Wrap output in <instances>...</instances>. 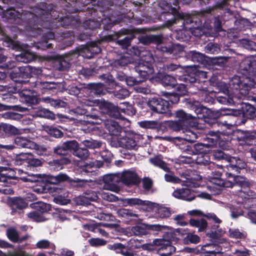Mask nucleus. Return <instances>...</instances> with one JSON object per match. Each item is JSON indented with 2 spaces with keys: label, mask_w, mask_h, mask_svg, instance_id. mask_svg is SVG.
Listing matches in <instances>:
<instances>
[{
  "label": "nucleus",
  "mask_w": 256,
  "mask_h": 256,
  "mask_svg": "<svg viewBox=\"0 0 256 256\" xmlns=\"http://www.w3.org/2000/svg\"><path fill=\"white\" fill-rule=\"evenodd\" d=\"M72 150H74V154L82 160H85L89 156L88 150L86 148H79L78 142L76 148H72Z\"/></svg>",
  "instance_id": "obj_40"
},
{
  "label": "nucleus",
  "mask_w": 256,
  "mask_h": 256,
  "mask_svg": "<svg viewBox=\"0 0 256 256\" xmlns=\"http://www.w3.org/2000/svg\"><path fill=\"white\" fill-rule=\"evenodd\" d=\"M190 38V32L186 30V28L184 29L182 28L177 30V39L186 41L188 40Z\"/></svg>",
  "instance_id": "obj_56"
},
{
  "label": "nucleus",
  "mask_w": 256,
  "mask_h": 256,
  "mask_svg": "<svg viewBox=\"0 0 256 256\" xmlns=\"http://www.w3.org/2000/svg\"><path fill=\"white\" fill-rule=\"evenodd\" d=\"M68 178V176L66 174H60L56 176H49L48 178V182L50 184H56L60 182L67 181Z\"/></svg>",
  "instance_id": "obj_36"
},
{
  "label": "nucleus",
  "mask_w": 256,
  "mask_h": 256,
  "mask_svg": "<svg viewBox=\"0 0 256 256\" xmlns=\"http://www.w3.org/2000/svg\"><path fill=\"white\" fill-rule=\"evenodd\" d=\"M77 142L76 140L67 141L62 144L54 148V154L58 155H66L69 150L76 148Z\"/></svg>",
  "instance_id": "obj_16"
},
{
  "label": "nucleus",
  "mask_w": 256,
  "mask_h": 256,
  "mask_svg": "<svg viewBox=\"0 0 256 256\" xmlns=\"http://www.w3.org/2000/svg\"><path fill=\"white\" fill-rule=\"evenodd\" d=\"M100 52V48L97 42H91L82 48L80 54L87 58H91L94 54Z\"/></svg>",
  "instance_id": "obj_15"
},
{
  "label": "nucleus",
  "mask_w": 256,
  "mask_h": 256,
  "mask_svg": "<svg viewBox=\"0 0 256 256\" xmlns=\"http://www.w3.org/2000/svg\"><path fill=\"white\" fill-rule=\"evenodd\" d=\"M104 189L118 192L120 190L118 184L120 182L119 174H110L106 175L104 178Z\"/></svg>",
  "instance_id": "obj_12"
},
{
  "label": "nucleus",
  "mask_w": 256,
  "mask_h": 256,
  "mask_svg": "<svg viewBox=\"0 0 256 256\" xmlns=\"http://www.w3.org/2000/svg\"><path fill=\"white\" fill-rule=\"evenodd\" d=\"M150 160L152 164L160 167L165 171H167L168 170L166 164L158 156L150 158Z\"/></svg>",
  "instance_id": "obj_52"
},
{
  "label": "nucleus",
  "mask_w": 256,
  "mask_h": 256,
  "mask_svg": "<svg viewBox=\"0 0 256 256\" xmlns=\"http://www.w3.org/2000/svg\"><path fill=\"white\" fill-rule=\"evenodd\" d=\"M184 180L180 179L182 182H192L193 180H200L202 179V176L196 170H188V174H185Z\"/></svg>",
  "instance_id": "obj_37"
},
{
  "label": "nucleus",
  "mask_w": 256,
  "mask_h": 256,
  "mask_svg": "<svg viewBox=\"0 0 256 256\" xmlns=\"http://www.w3.org/2000/svg\"><path fill=\"white\" fill-rule=\"evenodd\" d=\"M70 162V160L66 158H62L60 160H54L48 162L50 168L54 170H59L63 168L64 165Z\"/></svg>",
  "instance_id": "obj_22"
},
{
  "label": "nucleus",
  "mask_w": 256,
  "mask_h": 256,
  "mask_svg": "<svg viewBox=\"0 0 256 256\" xmlns=\"http://www.w3.org/2000/svg\"><path fill=\"white\" fill-rule=\"evenodd\" d=\"M108 224H84V227L85 230L93 232L94 233H98L102 236L107 237L108 236V233L106 232L103 228L102 226H106Z\"/></svg>",
  "instance_id": "obj_21"
},
{
  "label": "nucleus",
  "mask_w": 256,
  "mask_h": 256,
  "mask_svg": "<svg viewBox=\"0 0 256 256\" xmlns=\"http://www.w3.org/2000/svg\"><path fill=\"white\" fill-rule=\"evenodd\" d=\"M222 248L215 244H208L202 248L200 256H216V254L221 253Z\"/></svg>",
  "instance_id": "obj_19"
},
{
  "label": "nucleus",
  "mask_w": 256,
  "mask_h": 256,
  "mask_svg": "<svg viewBox=\"0 0 256 256\" xmlns=\"http://www.w3.org/2000/svg\"><path fill=\"white\" fill-rule=\"evenodd\" d=\"M12 208H18L20 210L26 207V203L24 200L20 198H16L12 200Z\"/></svg>",
  "instance_id": "obj_58"
},
{
  "label": "nucleus",
  "mask_w": 256,
  "mask_h": 256,
  "mask_svg": "<svg viewBox=\"0 0 256 256\" xmlns=\"http://www.w3.org/2000/svg\"><path fill=\"white\" fill-rule=\"evenodd\" d=\"M214 156L218 160H224L228 162L226 170L228 177L234 178L236 182L242 187L248 186L244 178L238 176L241 170L246 167V164L243 160L238 157L231 156L220 150L216 152Z\"/></svg>",
  "instance_id": "obj_2"
},
{
  "label": "nucleus",
  "mask_w": 256,
  "mask_h": 256,
  "mask_svg": "<svg viewBox=\"0 0 256 256\" xmlns=\"http://www.w3.org/2000/svg\"><path fill=\"white\" fill-rule=\"evenodd\" d=\"M134 36H128L122 40L117 41V43L123 48H127L130 44L131 41L134 39Z\"/></svg>",
  "instance_id": "obj_62"
},
{
  "label": "nucleus",
  "mask_w": 256,
  "mask_h": 256,
  "mask_svg": "<svg viewBox=\"0 0 256 256\" xmlns=\"http://www.w3.org/2000/svg\"><path fill=\"white\" fill-rule=\"evenodd\" d=\"M17 176L14 172L6 166L0 167V182L4 184V188H0V192L6 194H10L14 193L13 190L8 185L14 184L16 182L12 180H16Z\"/></svg>",
  "instance_id": "obj_5"
},
{
  "label": "nucleus",
  "mask_w": 256,
  "mask_h": 256,
  "mask_svg": "<svg viewBox=\"0 0 256 256\" xmlns=\"http://www.w3.org/2000/svg\"><path fill=\"white\" fill-rule=\"evenodd\" d=\"M140 42L144 44H148L152 42L156 43L158 44L157 48L163 52L171 54L173 52V48H168L161 44L162 39L160 36H142L140 39Z\"/></svg>",
  "instance_id": "obj_13"
},
{
  "label": "nucleus",
  "mask_w": 256,
  "mask_h": 256,
  "mask_svg": "<svg viewBox=\"0 0 256 256\" xmlns=\"http://www.w3.org/2000/svg\"><path fill=\"white\" fill-rule=\"evenodd\" d=\"M88 242L91 246H98L106 244V241L100 238H92L88 240Z\"/></svg>",
  "instance_id": "obj_63"
},
{
  "label": "nucleus",
  "mask_w": 256,
  "mask_h": 256,
  "mask_svg": "<svg viewBox=\"0 0 256 256\" xmlns=\"http://www.w3.org/2000/svg\"><path fill=\"white\" fill-rule=\"evenodd\" d=\"M196 196L192 194L190 190L188 188H182L177 190V198H182L188 201H192Z\"/></svg>",
  "instance_id": "obj_29"
},
{
  "label": "nucleus",
  "mask_w": 256,
  "mask_h": 256,
  "mask_svg": "<svg viewBox=\"0 0 256 256\" xmlns=\"http://www.w3.org/2000/svg\"><path fill=\"white\" fill-rule=\"evenodd\" d=\"M41 100L55 108L64 107L66 106V103L64 101L53 99L49 96L42 98Z\"/></svg>",
  "instance_id": "obj_39"
},
{
  "label": "nucleus",
  "mask_w": 256,
  "mask_h": 256,
  "mask_svg": "<svg viewBox=\"0 0 256 256\" xmlns=\"http://www.w3.org/2000/svg\"><path fill=\"white\" fill-rule=\"evenodd\" d=\"M192 60L194 62L203 64L206 60V56L204 54L196 52V51H192L190 52Z\"/></svg>",
  "instance_id": "obj_50"
},
{
  "label": "nucleus",
  "mask_w": 256,
  "mask_h": 256,
  "mask_svg": "<svg viewBox=\"0 0 256 256\" xmlns=\"http://www.w3.org/2000/svg\"><path fill=\"white\" fill-rule=\"evenodd\" d=\"M14 143L18 148L34 150L38 155H42L46 151V148L37 144L26 137H16L14 140Z\"/></svg>",
  "instance_id": "obj_7"
},
{
  "label": "nucleus",
  "mask_w": 256,
  "mask_h": 256,
  "mask_svg": "<svg viewBox=\"0 0 256 256\" xmlns=\"http://www.w3.org/2000/svg\"><path fill=\"white\" fill-rule=\"evenodd\" d=\"M199 94H201L200 100L206 102H210L212 98L209 96L208 92L206 88H200L199 90Z\"/></svg>",
  "instance_id": "obj_64"
},
{
  "label": "nucleus",
  "mask_w": 256,
  "mask_h": 256,
  "mask_svg": "<svg viewBox=\"0 0 256 256\" xmlns=\"http://www.w3.org/2000/svg\"><path fill=\"white\" fill-rule=\"evenodd\" d=\"M242 114L249 118H256V108L249 104H244L242 107Z\"/></svg>",
  "instance_id": "obj_30"
},
{
  "label": "nucleus",
  "mask_w": 256,
  "mask_h": 256,
  "mask_svg": "<svg viewBox=\"0 0 256 256\" xmlns=\"http://www.w3.org/2000/svg\"><path fill=\"white\" fill-rule=\"evenodd\" d=\"M148 105L152 110L158 113L164 114L170 110V102L160 98H152Z\"/></svg>",
  "instance_id": "obj_8"
},
{
  "label": "nucleus",
  "mask_w": 256,
  "mask_h": 256,
  "mask_svg": "<svg viewBox=\"0 0 256 256\" xmlns=\"http://www.w3.org/2000/svg\"><path fill=\"white\" fill-rule=\"evenodd\" d=\"M23 14L14 8H10L4 10L0 6V16L4 20L10 23L20 24Z\"/></svg>",
  "instance_id": "obj_10"
},
{
  "label": "nucleus",
  "mask_w": 256,
  "mask_h": 256,
  "mask_svg": "<svg viewBox=\"0 0 256 256\" xmlns=\"http://www.w3.org/2000/svg\"><path fill=\"white\" fill-rule=\"evenodd\" d=\"M118 214L120 216L126 218H138V214L134 212L132 210L126 208L120 209L118 210Z\"/></svg>",
  "instance_id": "obj_44"
},
{
  "label": "nucleus",
  "mask_w": 256,
  "mask_h": 256,
  "mask_svg": "<svg viewBox=\"0 0 256 256\" xmlns=\"http://www.w3.org/2000/svg\"><path fill=\"white\" fill-rule=\"evenodd\" d=\"M2 128L4 132L10 136L21 134L26 130L24 129H18L14 126L8 124H3Z\"/></svg>",
  "instance_id": "obj_27"
},
{
  "label": "nucleus",
  "mask_w": 256,
  "mask_h": 256,
  "mask_svg": "<svg viewBox=\"0 0 256 256\" xmlns=\"http://www.w3.org/2000/svg\"><path fill=\"white\" fill-rule=\"evenodd\" d=\"M194 117L188 114L182 110L177 111V132H186V137L180 138L177 137V146L178 147L180 152H185L190 154L192 152V146L189 144L188 142H194L198 136L193 132L187 130L188 126H196L198 122H194Z\"/></svg>",
  "instance_id": "obj_1"
},
{
  "label": "nucleus",
  "mask_w": 256,
  "mask_h": 256,
  "mask_svg": "<svg viewBox=\"0 0 256 256\" xmlns=\"http://www.w3.org/2000/svg\"><path fill=\"white\" fill-rule=\"evenodd\" d=\"M6 235L8 238L13 242H17L18 241V234L16 230L11 228L7 230Z\"/></svg>",
  "instance_id": "obj_57"
},
{
  "label": "nucleus",
  "mask_w": 256,
  "mask_h": 256,
  "mask_svg": "<svg viewBox=\"0 0 256 256\" xmlns=\"http://www.w3.org/2000/svg\"><path fill=\"white\" fill-rule=\"evenodd\" d=\"M118 174L120 182L126 186L136 185L140 182L137 174L134 171L128 170Z\"/></svg>",
  "instance_id": "obj_14"
},
{
  "label": "nucleus",
  "mask_w": 256,
  "mask_h": 256,
  "mask_svg": "<svg viewBox=\"0 0 256 256\" xmlns=\"http://www.w3.org/2000/svg\"><path fill=\"white\" fill-rule=\"evenodd\" d=\"M136 71L139 74L143 81L146 77L153 73L154 70L148 62H140L135 68Z\"/></svg>",
  "instance_id": "obj_18"
},
{
  "label": "nucleus",
  "mask_w": 256,
  "mask_h": 256,
  "mask_svg": "<svg viewBox=\"0 0 256 256\" xmlns=\"http://www.w3.org/2000/svg\"><path fill=\"white\" fill-rule=\"evenodd\" d=\"M204 50L207 54H215L220 52V48L218 44L210 42L206 46Z\"/></svg>",
  "instance_id": "obj_42"
},
{
  "label": "nucleus",
  "mask_w": 256,
  "mask_h": 256,
  "mask_svg": "<svg viewBox=\"0 0 256 256\" xmlns=\"http://www.w3.org/2000/svg\"><path fill=\"white\" fill-rule=\"evenodd\" d=\"M104 124L106 128L111 135L118 136L122 130V128L118 122L112 120H106Z\"/></svg>",
  "instance_id": "obj_20"
},
{
  "label": "nucleus",
  "mask_w": 256,
  "mask_h": 256,
  "mask_svg": "<svg viewBox=\"0 0 256 256\" xmlns=\"http://www.w3.org/2000/svg\"><path fill=\"white\" fill-rule=\"evenodd\" d=\"M15 92L18 93L19 96L20 97V100L22 102L24 99H26V98L29 96L34 92L30 90L24 88L20 90V89H18V88H16L15 90Z\"/></svg>",
  "instance_id": "obj_61"
},
{
  "label": "nucleus",
  "mask_w": 256,
  "mask_h": 256,
  "mask_svg": "<svg viewBox=\"0 0 256 256\" xmlns=\"http://www.w3.org/2000/svg\"><path fill=\"white\" fill-rule=\"evenodd\" d=\"M98 198L96 193L94 191L89 190L84 192L78 198L80 204H87L90 201H96Z\"/></svg>",
  "instance_id": "obj_25"
},
{
  "label": "nucleus",
  "mask_w": 256,
  "mask_h": 256,
  "mask_svg": "<svg viewBox=\"0 0 256 256\" xmlns=\"http://www.w3.org/2000/svg\"><path fill=\"white\" fill-rule=\"evenodd\" d=\"M239 71L247 78L256 76V59L253 56L243 59L239 64Z\"/></svg>",
  "instance_id": "obj_6"
},
{
  "label": "nucleus",
  "mask_w": 256,
  "mask_h": 256,
  "mask_svg": "<svg viewBox=\"0 0 256 256\" xmlns=\"http://www.w3.org/2000/svg\"><path fill=\"white\" fill-rule=\"evenodd\" d=\"M119 144L121 147L128 150H136L138 146L136 142L132 138L124 137L119 140Z\"/></svg>",
  "instance_id": "obj_23"
},
{
  "label": "nucleus",
  "mask_w": 256,
  "mask_h": 256,
  "mask_svg": "<svg viewBox=\"0 0 256 256\" xmlns=\"http://www.w3.org/2000/svg\"><path fill=\"white\" fill-rule=\"evenodd\" d=\"M236 111L234 110V109L230 108H220L219 110H214L211 112L209 116L213 119H217L220 118L222 116H226V115H236L235 112Z\"/></svg>",
  "instance_id": "obj_24"
},
{
  "label": "nucleus",
  "mask_w": 256,
  "mask_h": 256,
  "mask_svg": "<svg viewBox=\"0 0 256 256\" xmlns=\"http://www.w3.org/2000/svg\"><path fill=\"white\" fill-rule=\"evenodd\" d=\"M224 96H216V100L222 104L232 105L234 104V101L233 98L230 94H224Z\"/></svg>",
  "instance_id": "obj_51"
},
{
  "label": "nucleus",
  "mask_w": 256,
  "mask_h": 256,
  "mask_svg": "<svg viewBox=\"0 0 256 256\" xmlns=\"http://www.w3.org/2000/svg\"><path fill=\"white\" fill-rule=\"evenodd\" d=\"M32 208H35L37 210H34L28 214V218L32 220L40 222L44 220L42 214L46 212L49 208V205L44 202H37L32 204L30 205Z\"/></svg>",
  "instance_id": "obj_11"
},
{
  "label": "nucleus",
  "mask_w": 256,
  "mask_h": 256,
  "mask_svg": "<svg viewBox=\"0 0 256 256\" xmlns=\"http://www.w3.org/2000/svg\"><path fill=\"white\" fill-rule=\"evenodd\" d=\"M34 58V54L28 52H23L16 56V61L24 63L30 62L33 60Z\"/></svg>",
  "instance_id": "obj_35"
},
{
  "label": "nucleus",
  "mask_w": 256,
  "mask_h": 256,
  "mask_svg": "<svg viewBox=\"0 0 256 256\" xmlns=\"http://www.w3.org/2000/svg\"><path fill=\"white\" fill-rule=\"evenodd\" d=\"M99 107L103 113L113 116H118L120 112L130 116L135 114L136 112V110L126 102L120 103L118 106H116L112 103L104 101L101 102Z\"/></svg>",
  "instance_id": "obj_3"
},
{
  "label": "nucleus",
  "mask_w": 256,
  "mask_h": 256,
  "mask_svg": "<svg viewBox=\"0 0 256 256\" xmlns=\"http://www.w3.org/2000/svg\"><path fill=\"white\" fill-rule=\"evenodd\" d=\"M190 224L191 226L196 228L199 232H204L208 226V222L204 218L194 219L191 218L190 220Z\"/></svg>",
  "instance_id": "obj_28"
},
{
  "label": "nucleus",
  "mask_w": 256,
  "mask_h": 256,
  "mask_svg": "<svg viewBox=\"0 0 256 256\" xmlns=\"http://www.w3.org/2000/svg\"><path fill=\"white\" fill-rule=\"evenodd\" d=\"M237 140L238 142H242L245 143H249L254 138V136L248 132L242 130L237 132Z\"/></svg>",
  "instance_id": "obj_33"
},
{
  "label": "nucleus",
  "mask_w": 256,
  "mask_h": 256,
  "mask_svg": "<svg viewBox=\"0 0 256 256\" xmlns=\"http://www.w3.org/2000/svg\"><path fill=\"white\" fill-rule=\"evenodd\" d=\"M42 73V70L39 68H36L30 66L24 67H20L18 72L12 71L10 74V77L17 84H26L28 80H20V78H28L32 74L38 75Z\"/></svg>",
  "instance_id": "obj_4"
},
{
  "label": "nucleus",
  "mask_w": 256,
  "mask_h": 256,
  "mask_svg": "<svg viewBox=\"0 0 256 256\" xmlns=\"http://www.w3.org/2000/svg\"><path fill=\"white\" fill-rule=\"evenodd\" d=\"M54 38V34L52 32H48L45 34L44 41L40 44L42 49H46L50 48L52 44H48V40H52Z\"/></svg>",
  "instance_id": "obj_60"
},
{
  "label": "nucleus",
  "mask_w": 256,
  "mask_h": 256,
  "mask_svg": "<svg viewBox=\"0 0 256 256\" xmlns=\"http://www.w3.org/2000/svg\"><path fill=\"white\" fill-rule=\"evenodd\" d=\"M154 244L156 246H160L158 248L160 252L163 250H166V252L163 253H160L161 255L164 256H170L173 252L175 251V248L170 245V242L164 239H156L154 240Z\"/></svg>",
  "instance_id": "obj_17"
},
{
  "label": "nucleus",
  "mask_w": 256,
  "mask_h": 256,
  "mask_svg": "<svg viewBox=\"0 0 256 256\" xmlns=\"http://www.w3.org/2000/svg\"><path fill=\"white\" fill-rule=\"evenodd\" d=\"M162 84L165 86L174 88L176 85L175 78L169 74L164 76L162 78Z\"/></svg>",
  "instance_id": "obj_53"
},
{
  "label": "nucleus",
  "mask_w": 256,
  "mask_h": 256,
  "mask_svg": "<svg viewBox=\"0 0 256 256\" xmlns=\"http://www.w3.org/2000/svg\"><path fill=\"white\" fill-rule=\"evenodd\" d=\"M228 6V3L226 0H224L222 2L214 6L207 8L204 10L200 11V13L202 15L204 16L206 14H212V12H214L216 8L223 9L226 6Z\"/></svg>",
  "instance_id": "obj_47"
},
{
  "label": "nucleus",
  "mask_w": 256,
  "mask_h": 256,
  "mask_svg": "<svg viewBox=\"0 0 256 256\" xmlns=\"http://www.w3.org/2000/svg\"><path fill=\"white\" fill-rule=\"evenodd\" d=\"M240 44L244 48L249 50L256 51V42L248 39H242Z\"/></svg>",
  "instance_id": "obj_45"
},
{
  "label": "nucleus",
  "mask_w": 256,
  "mask_h": 256,
  "mask_svg": "<svg viewBox=\"0 0 256 256\" xmlns=\"http://www.w3.org/2000/svg\"><path fill=\"white\" fill-rule=\"evenodd\" d=\"M131 62L130 58L126 56H122L118 59L116 60L112 64V66L118 68L121 66H124L128 64Z\"/></svg>",
  "instance_id": "obj_41"
},
{
  "label": "nucleus",
  "mask_w": 256,
  "mask_h": 256,
  "mask_svg": "<svg viewBox=\"0 0 256 256\" xmlns=\"http://www.w3.org/2000/svg\"><path fill=\"white\" fill-rule=\"evenodd\" d=\"M229 233L231 238L244 239L246 236V232H240L238 229L230 230Z\"/></svg>",
  "instance_id": "obj_59"
},
{
  "label": "nucleus",
  "mask_w": 256,
  "mask_h": 256,
  "mask_svg": "<svg viewBox=\"0 0 256 256\" xmlns=\"http://www.w3.org/2000/svg\"><path fill=\"white\" fill-rule=\"evenodd\" d=\"M229 58L227 56H216L212 58L211 62L214 66H224L228 62Z\"/></svg>",
  "instance_id": "obj_54"
},
{
  "label": "nucleus",
  "mask_w": 256,
  "mask_h": 256,
  "mask_svg": "<svg viewBox=\"0 0 256 256\" xmlns=\"http://www.w3.org/2000/svg\"><path fill=\"white\" fill-rule=\"evenodd\" d=\"M82 144L86 147L92 149L99 148L102 145L100 142L90 138L82 140Z\"/></svg>",
  "instance_id": "obj_48"
},
{
  "label": "nucleus",
  "mask_w": 256,
  "mask_h": 256,
  "mask_svg": "<svg viewBox=\"0 0 256 256\" xmlns=\"http://www.w3.org/2000/svg\"><path fill=\"white\" fill-rule=\"evenodd\" d=\"M192 22L193 20L190 16L180 13L177 10V24H182L180 26L182 27L183 26L192 24Z\"/></svg>",
  "instance_id": "obj_32"
},
{
  "label": "nucleus",
  "mask_w": 256,
  "mask_h": 256,
  "mask_svg": "<svg viewBox=\"0 0 256 256\" xmlns=\"http://www.w3.org/2000/svg\"><path fill=\"white\" fill-rule=\"evenodd\" d=\"M131 231L134 235L137 236H142L148 234L147 224H144L132 226Z\"/></svg>",
  "instance_id": "obj_31"
},
{
  "label": "nucleus",
  "mask_w": 256,
  "mask_h": 256,
  "mask_svg": "<svg viewBox=\"0 0 256 256\" xmlns=\"http://www.w3.org/2000/svg\"><path fill=\"white\" fill-rule=\"evenodd\" d=\"M122 204L124 206H145L147 204L146 201H144L138 198H126L122 200Z\"/></svg>",
  "instance_id": "obj_34"
},
{
  "label": "nucleus",
  "mask_w": 256,
  "mask_h": 256,
  "mask_svg": "<svg viewBox=\"0 0 256 256\" xmlns=\"http://www.w3.org/2000/svg\"><path fill=\"white\" fill-rule=\"evenodd\" d=\"M31 156L32 154L30 153H22L16 156L13 160V163L16 165H21L25 162H28L29 157Z\"/></svg>",
  "instance_id": "obj_43"
},
{
  "label": "nucleus",
  "mask_w": 256,
  "mask_h": 256,
  "mask_svg": "<svg viewBox=\"0 0 256 256\" xmlns=\"http://www.w3.org/2000/svg\"><path fill=\"white\" fill-rule=\"evenodd\" d=\"M230 87L233 90H238L240 98L244 97L249 92L250 86L246 83L242 82L238 76H234L229 82Z\"/></svg>",
  "instance_id": "obj_9"
},
{
  "label": "nucleus",
  "mask_w": 256,
  "mask_h": 256,
  "mask_svg": "<svg viewBox=\"0 0 256 256\" xmlns=\"http://www.w3.org/2000/svg\"><path fill=\"white\" fill-rule=\"evenodd\" d=\"M200 240V238L196 235L192 233L188 232L185 238L182 240L183 243L185 244H198Z\"/></svg>",
  "instance_id": "obj_46"
},
{
  "label": "nucleus",
  "mask_w": 256,
  "mask_h": 256,
  "mask_svg": "<svg viewBox=\"0 0 256 256\" xmlns=\"http://www.w3.org/2000/svg\"><path fill=\"white\" fill-rule=\"evenodd\" d=\"M36 115L38 117L45 118L49 119H54L55 118L54 113L46 108H42L37 111Z\"/></svg>",
  "instance_id": "obj_55"
},
{
  "label": "nucleus",
  "mask_w": 256,
  "mask_h": 256,
  "mask_svg": "<svg viewBox=\"0 0 256 256\" xmlns=\"http://www.w3.org/2000/svg\"><path fill=\"white\" fill-rule=\"evenodd\" d=\"M36 246L38 248L40 249L50 248L54 250L56 248L55 245L47 240H42L38 241L36 243Z\"/></svg>",
  "instance_id": "obj_49"
},
{
  "label": "nucleus",
  "mask_w": 256,
  "mask_h": 256,
  "mask_svg": "<svg viewBox=\"0 0 256 256\" xmlns=\"http://www.w3.org/2000/svg\"><path fill=\"white\" fill-rule=\"evenodd\" d=\"M188 214L192 216H204L209 220H213L216 223L220 224L221 222V220L213 213L204 214L200 210H194L188 212Z\"/></svg>",
  "instance_id": "obj_26"
},
{
  "label": "nucleus",
  "mask_w": 256,
  "mask_h": 256,
  "mask_svg": "<svg viewBox=\"0 0 256 256\" xmlns=\"http://www.w3.org/2000/svg\"><path fill=\"white\" fill-rule=\"evenodd\" d=\"M139 126L142 128L156 129L160 128L161 124L156 120H144L138 122Z\"/></svg>",
  "instance_id": "obj_38"
}]
</instances>
